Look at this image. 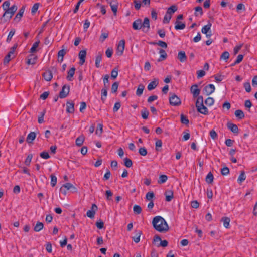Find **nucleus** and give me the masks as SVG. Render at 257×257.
<instances>
[{
  "instance_id": "obj_1",
  "label": "nucleus",
  "mask_w": 257,
  "mask_h": 257,
  "mask_svg": "<svg viewBox=\"0 0 257 257\" xmlns=\"http://www.w3.org/2000/svg\"><path fill=\"white\" fill-rule=\"evenodd\" d=\"M154 228L158 232L165 233L169 230V226L165 220L160 216H155L152 220Z\"/></svg>"
},
{
  "instance_id": "obj_2",
  "label": "nucleus",
  "mask_w": 257,
  "mask_h": 257,
  "mask_svg": "<svg viewBox=\"0 0 257 257\" xmlns=\"http://www.w3.org/2000/svg\"><path fill=\"white\" fill-rule=\"evenodd\" d=\"M10 5V3L9 1H5L2 5L3 9L5 11L2 18V19L4 18V22L7 21L6 18L10 20L17 10L18 7L16 5H13L10 8L9 7Z\"/></svg>"
},
{
  "instance_id": "obj_3",
  "label": "nucleus",
  "mask_w": 257,
  "mask_h": 257,
  "mask_svg": "<svg viewBox=\"0 0 257 257\" xmlns=\"http://www.w3.org/2000/svg\"><path fill=\"white\" fill-rule=\"evenodd\" d=\"M195 103L197 111L203 114L207 115L208 113V109L203 104V97L202 96H198Z\"/></svg>"
},
{
  "instance_id": "obj_4",
  "label": "nucleus",
  "mask_w": 257,
  "mask_h": 257,
  "mask_svg": "<svg viewBox=\"0 0 257 257\" xmlns=\"http://www.w3.org/2000/svg\"><path fill=\"white\" fill-rule=\"evenodd\" d=\"M169 102L171 105L178 106L181 104L180 99L175 94H170Z\"/></svg>"
},
{
  "instance_id": "obj_5",
  "label": "nucleus",
  "mask_w": 257,
  "mask_h": 257,
  "mask_svg": "<svg viewBox=\"0 0 257 257\" xmlns=\"http://www.w3.org/2000/svg\"><path fill=\"white\" fill-rule=\"evenodd\" d=\"M212 24L210 22H209L207 25H205L203 27L201 30V32L202 33L206 34V36L207 38H210L211 35V27Z\"/></svg>"
},
{
  "instance_id": "obj_6",
  "label": "nucleus",
  "mask_w": 257,
  "mask_h": 257,
  "mask_svg": "<svg viewBox=\"0 0 257 257\" xmlns=\"http://www.w3.org/2000/svg\"><path fill=\"white\" fill-rule=\"evenodd\" d=\"M107 3L110 5L111 10L112 11L114 15H116V13L118 9V3L117 0H106Z\"/></svg>"
},
{
  "instance_id": "obj_7",
  "label": "nucleus",
  "mask_w": 257,
  "mask_h": 257,
  "mask_svg": "<svg viewBox=\"0 0 257 257\" xmlns=\"http://www.w3.org/2000/svg\"><path fill=\"white\" fill-rule=\"evenodd\" d=\"M70 86L69 85H64L60 91L59 93V97L61 98H64L67 97L69 93Z\"/></svg>"
},
{
  "instance_id": "obj_8",
  "label": "nucleus",
  "mask_w": 257,
  "mask_h": 257,
  "mask_svg": "<svg viewBox=\"0 0 257 257\" xmlns=\"http://www.w3.org/2000/svg\"><path fill=\"white\" fill-rule=\"evenodd\" d=\"M125 47V41L124 40H121L119 42V43L117 46V50H116V54L118 56H121L122 55Z\"/></svg>"
},
{
  "instance_id": "obj_9",
  "label": "nucleus",
  "mask_w": 257,
  "mask_h": 257,
  "mask_svg": "<svg viewBox=\"0 0 257 257\" xmlns=\"http://www.w3.org/2000/svg\"><path fill=\"white\" fill-rule=\"evenodd\" d=\"M150 28V20L147 17L145 18L143 22H142V29L144 32H147L149 31Z\"/></svg>"
},
{
  "instance_id": "obj_10",
  "label": "nucleus",
  "mask_w": 257,
  "mask_h": 257,
  "mask_svg": "<svg viewBox=\"0 0 257 257\" xmlns=\"http://www.w3.org/2000/svg\"><path fill=\"white\" fill-rule=\"evenodd\" d=\"M191 93L193 95V97L194 98H197L200 93V90L198 88V86L197 84H194L192 85L190 88Z\"/></svg>"
},
{
  "instance_id": "obj_11",
  "label": "nucleus",
  "mask_w": 257,
  "mask_h": 257,
  "mask_svg": "<svg viewBox=\"0 0 257 257\" xmlns=\"http://www.w3.org/2000/svg\"><path fill=\"white\" fill-rule=\"evenodd\" d=\"M215 89L214 85L210 84L204 87L203 91L205 92L206 95H209L214 92Z\"/></svg>"
},
{
  "instance_id": "obj_12",
  "label": "nucleus",
  "mask_w": 257,
  "mask_h": 257,
  "mask_svg": "<svg viewBox=\"0 0 257 257\" xmlns=\"http://www.w3.org/2000/svg\"><path fill=\"white\" fill-rule=\"evenodd\" d=\"M97 210V206L95 204H92L91 206V210H88L86 215L87 216L90 218H92L94 217L95 212Z\"/></svg>"
},
{
  "instance_id": "obj_13",
  "label": "nucleus",
  "mask_w": 257,
  "mask_h": 257,
  "mask_svg": "<svg viewBox=\"0 0 257 257\" xmlns=\"http://www.w3.org/2000/svg\"><path fill=\"white\" fill-rule=\"evenodd\" d=\"M86 55V51L85 50H81L79 53V58L80 59L79 64L81 65H82L85 61V58Z\"/></svg>"
},
{
  "instance_id": "obj_14",
  "label": "nucleus",
  "mask_w": 257,
  "mask_h": 257,
  "mask_svg": "<svg viewBox=\"0 0 257 257\" xmlns=\"http://www.w3.org/2000/svg\"><path fill=\"white\" fill-rule=\"evenodd\" d=\"M132 27L136 30L142 29V20L141 19H138L134 21L132 24Z\"/></svg>"
},
{
  "instance_id": "obj_15",
  "label": "nucleus",
  "mask_w": 257,
  "mask_h": 257,
  "mask_svg": "<svg viewBox=\"0 0 257 257\" xmlns=\"http://www.w3.org/2000/svg\"><path fill=\"white\" fill-rule=\"evenodd\" d=\"M74 110V103L73 102H67L66 103V112L69 113H73Z\"/></svg>"
},
{
  "instance_id": "obj_16",
  "label": "nucleus",
  "mask_w": 257,
  "mask_h": 257,
  "mask_svg": "<svg viewBox=\"0 0 257 257\" xmlns=\"http://www.w3.org/2000/svg\"><path fill=\"white\" fill-rule=\"evenodd\" d=\"M159 80L158 79H154L153 81L151 82L148 85L147 88L148 90L151 91L154 89H155L157 86L158 85Z\"/></svg>"
},
{
  "instance_id": "obj_17",
  "label": "nucleus",
  "mask_w": 257,
  "mask_h": 257,
  "mask_svg": "<svg viewBox=\"0 0 257 257\" xmlns=\"http://www.w3.org/2000/svg\"><path fill=\"white\" fill-rule=\"evenodd\" d=\"M37 60V56L31 54L29 55L28 59L27 61V63L28 65H34L36 63V61Z\"/></svg>"
},
{
  "instance_id": "obj_18",
  "label": "nucleus",
  "mask_w": 257,
  "mask_h": 257,
  "mask_svg": "<svg viewBox=\"0 0 257 257\" xmlns=\"http://www.w3.org/2000/svg\"><path fill=\"white\" fill-rule=\"evenodd\" d=\"M36 137V134L34 132H30L26 138V141L28 143H32Z\"/></svg>"
},
{
  "instance_id": "obj_19",
  "label": "nucleus",
  "mask_w": 257,
  "mask_h": 257,
  "mask_svg": "<svg viewBox=\"0 0 257 257\" xmlns=\"http://www.w3.org/2000/svg\"><path fill=\"white\" fill-rule=\"evenodd\" d=\"M227 125L228 129L230 130L233 133L238 134L239 130L237 125L231 122H228Z\"/></svg>"
},
{
  "instance_id": "obj_20",
  "label": "nucleus",
  "mask_w": 257,
  "mask_h": 257,
  "mask_svg": "<svg viewBox=\"0 0 257 257\" xmlns=\"http://www.w3.org/2000/svg\"><path fill=\"white\" fill-rule=\"evenodd\" d=\"M42 76L44 79L47 81H50L53 78L52 73L51 71H47L43 73Z\"/></svg>"
},
{
  "instance_id": "obj_21",
  "label": "nucleus",
  "mask_w": 257,
  "mask_h": 257,
  "mask_svg": "<svg viewBox=\"0 0 257 257\" xmlns=\"http://www.w3.org/2000/svg\"><path fill=\"white\" fill-rule=\"evenodd\" d=\"M186 25L184 23L176 20L175 22V29L176 30H183L185 28Z\"/></svg>"
},
{
  "instance_id": "obj_22",
  "label": "nucleus",
  "mask_w": 257,
  "mask_h": 257,
  "mask_svg": "<svg viewBox=\"0 0 257 257\" xmlns=\"http://www.w3.org/2000/svg\"><path fill=\"white\" fill-rule=\"evenodd\" d=\"M24 11H25V7H22L19 10V12L16 14L15 17L14 18V20L19 22L21 20L22 17L23 16V15L24 13Z\"/></svg>"
},
{
  "instance_id": "obj_23",
  "label": "nucleus",
  "mask_w": 257,
  "mask_h": 257,
  "mask_svg": "<svg viewBox=\"0 0 257 257\" xmlns=\"http://www.w3.org/2000/svg\"><path fill=\"white\" fill-rule=\"evenodd\" d=\"M102 52H98L96 56L95 59V66L97 68H99L100 66V62L102 60Z\"/></svg>"
},
{
  "instance_id": "obj_24",
  "label": "nucleus",
  "mask_w": 257,
  "mask_h": 257,
  "mask_svg": "<svg viewBox=\"0 0 257 257\" xmlns=\"http://www.w3.org/2000/svg\"><path fill=\"white\" fill-rule=\"evenodd\" d=\"M178 58L181 62H184L187 60V57L184 51H180L178 54Z\"/></svg>"
},
{
  "instance_id": "obj_25",
  "label": "nucleus",
  "mask_w": 257,
  "mask_h": 257,
  "mask_svg": "<svg viewBox=\"0 0 257 257\" xmlns=\"http://www.w3.org/2000/svg\"><path fill=\"white\" fill-rule=\"evenodd\" d=\"M75 67H72L68 71L67 79L68 81L72 80V77L75 74Z\"/></svg>"
},
{
  "instance_id": "obj_26",
  "label": "nucleus",
  "mask_w": 257,
  "mask_h": 257,
  "mask_svg": "<svg viewBox=\"0 0 257 257\" xmlns=\"http://www.w3.org/2000/svg\"><path fill=\"white\" fill-rule=\"evenodd\" d=\"M166 201L169 202L173 198V192L171 190H168L165 192Z\"/></svg>"
},
{
  "instance_id": "obj_27",
  "label": "nucleus",
  "mask_w": 257,
  "mask_h": 257,
  "mask_svg": "<svg viewBox=\"0 0 257 257\" xmlns=\"http://www.w3.org/2000/svg\"><path fill=\"white\" fill-rule=\"evenodd\" d=\"M135 232L136 235L135 236H133L132 238L135 243H138L140 240V238L142 233L140 230H136Z\"/></svg>"
},
{
  "instance_id": "obj_28",
  "label": "nucleus",
  "mask_w": 257,
  "mask_h": 257,
  "mask_svg": "<svg viewBox=\"0 0 257 257\" xmlns=\"http://www.w3.org/2000/svg\"><path fill=\"white\" fill-rule=\"evenodd\" d=\"M159 53L160 54V58L158 59V61H161L167 58V55L164 50L160 49L159 50Z\"/></svg>"
},
{
  "instance_id": "obj_29",
  "label": "nucleus",
  "mask_w": 257,
  "mask_h": 257,
  "mask_svg": "<svg viewBox=\"0 0 257 257\" xmlns=\"http://www.w3.org/2000/svg\"><path fill=\"white\" fill-rule=\"evenodd\" d=\"M221 221L223 223L224 226L228 228L229 227V223L230 222V219L229 217H223L221 219Z\"/></svg>"
},
{
  "instance_id": "obj_30",
  "label": "nucleus",
  "mask_w": 257,
  "mask_h": 257,
  "mask_svg": "<svg viewBox=\"0 0 257 257\" xmlns=\"http://www.w3.org/2000/svg\"><path fill=\"white\" fill-rule=\"evenodd\" d=\"M195 12L194 15L196 17L201 16L203 14L202 8L200 6L195 7Z\"/></svg>"
},
{
  "instance_id": "obj_31",
  "label": "nucleus",
  "mask_w": 257,
  "mask_h": 257,
  "mask_svg": "<svg viewBox=\"0 0 257 257\" xmlns=\"http://www.w3.org/2000/svg\"><path fill=\"white\" fill-rule=\"evenodd\" d=\"M213 175L211 172H209L205 178L206 182L208 184H211L213 181Z\"/></svg>"
},
{
  "instance_id": "obj_32",
  "label": "nucleus",
  "mask_w": 257,
  "mask_h": 257,
  "mask_svg": "<svg viewBox=\"0 0 257 257\" xmlns=\"http://www.w3.org/2000/svg\"><path fill=\"white\" fill-rule=\"evenodd\" d=\"M14 57V55L9 52L8 54L5 56L4 59V64L5 65L7 64L10 60Z\"/></svg>"
},
{
  "instance_id": "obj_33",
  "label": "nucleus",
  "mask_w": 257,
  "mask_h": 257,
  "mask_svg": "<svg viewBox=\"0 0 257 257\" xmlns=\"http://www.w3.org/2000/svg\"><path fill=\"white\" fill-rule=\"evenodd\" d=\"M235 115L238 118L241 119L245 117L244 112L242 110L238 109L235 111Z\"/></svg>"
},
{
  "instance_id": "obj_34",
  "label": "nucleus",
  "mask_w": 257,
  "mask_h": 257,
  "mask_svg": "<svg viewBox=\"0 0 257 257\" xmlns=\"http://www.w3.org/2000/svg\"><path fill=\"white\" fill-rule=\"evenodd\" d=\"M107 95V88H103L101 90V100L104 103L106 100Z\"/></svg>"
},
{
  "instance_id": "obj_35",
  "label": "nucleus",
  "mask_w": 257,
  "mask_h": 257,
  "mask_svg": "<svg viewBox=\"0 0 257 257\" xmlns=\"http://www.w3.org/2000/svg\"><path fill=\"white\" fill-rule=\"evenodd\" d=\"M109 76L108 74L104 75L103 77L104 88H107L109 86Z\"/></svg>"
},
{
  "instance_id": "obj_36",
  "label": "nucleus",
  "mask_w": 257,
  "mask_h": 257,
  "mask_svg": "<svg viewBox=\"0 0 257 257\" xmlns=\"http://www.w3.org/2000/svg\"><path fill=\"white\" fill-rule=\"evenodd\" d=\"M84 141V137L82 135L79 136L75 141L76 145L78 146H81Z\"/></svg>"
},
{
  "instance_id": "obj_37",
  "label": "nucleus",
  "mask_w": 257,
  "mask_h": 257,
  "mask_svg": "<svg viewBox=\"0 0 257 257\" xmlns=\"http://www.w3.org/2000/svg\"><path fill=\"white\" fill-rule=\"evenodd\" d=\"M177 10V6L175 5H172L168 9L167 11V14H168V15H172V14L174 13Z\"/></svg>"
},
{
  "instance_id": "obj_38",
  "label": "nucleus",
  "mask_w": 257,
  "mask_h": 257,
  "mask_svg": "<svg viewBox=\"0 0 257 257\" xmlns=\"http://www.w3.org/2000/svg\"><path fill=\"white\" fill-rule=\"evenodd\" d=\"M150 44L152 45H157L164 48H166L167 47V43L161 40L159 41L158 42H151Z\"/></svg>"
},
{
  "instance_id": "obj_39",
  "label": "nucleus",
  "mask_w": 257,
  "mask_h": 257,
  "mask_svg": "<svg viewBox=\"0 0 257 257\" xmlns=\"http://www.w3.org/2000/svg\"><path fill=\"white\" fill-rule=\"evenodd\" d=\"M44 227V225L42 222H38L34 228V230L36 232L41 231Z\"/></svg>"
},
{
  "instance_id": "obj_40",
  "label": "nucleus",
  "mask_w": 257,
  "mask_h": 257,
  "mask_svg": "<svg viewBox=\"0 0 257 257\" xmlns=\"http://www.w3.org/2000/svg\"><path fill=\"white\" fill-rule=\"evenodd\" d=\"M144 88L145 87L143 84H140L138 86V89L136 91L137 96H140L143 94Z\"/></svg>"
},
{
  "instance_id": "obj_41",
  "label": "nucleus",
  "mask_w": 257,
  "mask_h": 257,
  "mask_svg": "<svg viewBox=\"0 0 257 257\" xmlns=\"http://www.w3.org/2000/svg\"><path fill=\"white\" fill-rule=\"evenodd\" d=\"M246 179V175L244 171H242L239 175L237 182L238 183L241 184L243 181H244Z\"/></svg>"
},
{
  "instance_id": "obj_42",
  "label": "nucleus",
  "mask_w": 257,
  "mask_h": 257,
  "mask_svg": "<svg viewBox=\"0 0 257 257\" xmlns=\"http://www.w3.org/2000/svg\"><path fill=\"white\" fill-rule=\"evenodd\" d=\"M168 179V177L166 175H161L159 176L158 180L159 184H162L166 182Z\"/></svg>"
},
{
  "instance_id": "obj_43",
  "label": "nucleus",
  "mask_w": 257,
  "mask_h": 257,
  "mask_svg": "<svg viewBox=\"0 0 257 257\" xmlns=\"http://www.w3.org/2000/svg\"><path fill=\"white\" fill-rule=\"evenodd\" d=\"M149 112L146 108H144L141 111V115L143 119H147L148 117Z\"/></svg>"
},
{
  "instance_id": "obj_44",
  "label": "nucleus",
  "mask_w": 257,
  "mask_h": 257,
  "mask_svg": "<svg viewBox=\"0 0 257 257\" xmlns=\"http://www.w3.org/2000/svg\"><path fill=\"white\" fill-rule=\"evenodd\" d=\"M214 103V99L210 97H208L205 100V104L208 106H212Z\"/></svg>"
},
{
  "instance_id": "obj_45",
  "label": "nucleus",
  "mask_w": 257,
  "mask_h": 257,
  "mask_svg": "<svg viewBox=\"0 0 257 257\" xmlns=\"http://www.w3.org/2000/svg\"><path fill=\"white\" fill-rule=\"evenodd\" d=\"M180 121L182 123L186 125L188 124L189 122L187 117L183 114H181L180 115Z\"/></svg>"
},
{
  "instance_id": "obj_46",
  "label": "nucleus",
  "mask_w": 257,
  "mask_h": 257,
  "mask_svg": "<svg viewBox=\"0 0 257 257\" xmlns=\"http://www.w3.org/2000/svg\"><path fill=\"white\" fill-rule=\"evenodd\" d=\"M133 211L136 214H140L142 212L141 207L138 205H135L133 207Z\"/></svg>"
},
{
  "instance_id": "obj_47",
  "label": "nucleus",
  "mask_w": 257,
  "mask_h": 257,
  "mask_svg": "<svg viewBox=\"0 0 257 257\" xmlns=\"http://www.w3.org/2000/svg\"><path fill=\"white\" fill-rule=\"evenodd\" d=\"M39 43H40V41L38 40V41L35 42L33 44V46L30 49V52L34 53L36 51L37 48H38V47L39 46Z\"/></svg>"
},
{
  "instance_id": "obj_48",
  "label": "nucleus",
  "mask_w": 257,
  "mask_h": 257,
  "mask_svg": "<svg viewBox=\"0 0 257 257\" xmlns=\"http://www.w3.org/2000/svg\"><path fill=\"white\" fill-rule=\"evenodd\" d=\"M15 29H12L10 32H9L8 36L7 38V42H9L11 41L13 36L15 34Z\"/></svg>"
},
{
  "instance_id": "obj_49",
  "label": "nucleus",
  "mask_w": 257,
  "mask_h": 257,
  "mask_svg": "<svg viewBox=\"0 0 257 257\" xmlns=\"http://www.w3.org/2000/svg\"><path fill=\"white\" fill-rule=\"evenodd\" d=\"M154 196L155 195L153 192H149L146 195V199L150 201H153L152 199L154 197Z\"/></svg>"
},
{
  "instance_id": "obj_50",
  "label": "nucleus",
  "mask_w": 257,
  "mask_h": 257,
  "mask_svg": "<svg viewBox=\"0 0 257 257\" xmlns=\"http://www.w3.org/2000/svg\"><path fill=\"white\" fill-rule=\"evenodd\" d=\"M230 54L228 52L224 51L220 56V59L227 60L229 58Z\"/></svg>"
},
{
  "instance_id": "obj_51",
  "label": "nucleus",
  "mask_w": 257,
  "mask_h": 257,
  "mask_svg": "<svg viewBox=\"0 0 257 257\" xmlns=\"http://www.w3.org/2000/svg\"><path fill=\"white\" fill-rule=\"evenodd\" d=\"M124 164L126 167L130 168L132 166L133 163L131 159L125 158L124 159Z\"/></svg>"
},
{
  "instance_id": "obj_52",
  "label": "nucleus",
  "mask_w": 257,
  "mask_h": 257,
  "mask_svg": "<svg viewBox=\"0 0 257 257\" xmlns=\"http://www.w3.org/2000/svg\"><path fill=\"white\" fill-rule=\"evenodd\" d=\"M51 185L52 187H54L57 183V177L53 174H51Z\"/></svg>"
},
{
  "instance_id": "obj_53",
  "label": "nucleus",
  "mask_w": 257,
  "mask_h": 257,
  "mask_svg": "<svg viewBox=\"0 0 257 257\" xmlns=\"http://www.w3.org/2000/svg\"><path fill=\"white\" fill-rule=\"evenodd\" d=\"M46 112L45 110H43V111L41 113L40 115L38 117V121L40 124L44 122V116L45 115Z\"/></svg>"
},
{
  "instance_id": "obj_54",
  "label": "nucleus",
  "mask_w": 257,
  "mask_h": 257,
  "mask_svg": "<svg viewBox=\"0 0 257 257\" xmlns=\"http://www.w3.org/2000/svg\"><path fill=\"white\" fill-rule=\"evenodd\" d=\"M221 173L222 175H227L229 173V169L227 167H224L221 169Z\"/></svg>"
},
{
  "instance_id": "obj_55",
  "label": "nucleus",
  "mask_w": 257,
  "mask_h": 257,
  "mask_svg": "<svg viewBox=\"0 0 257 257\" xmlns=\"http://www.w3.org/2000/svg\"><path fill=\"white\" fill-rule=\"evenodd\" d=\"M118 76V69L117 68H114L111 72V77L113 79H115Z\"/></svg>"
},
{
  "instance_id": "obj_56",
  "label": "nucleus",
  "mask_w": 257,
  "mask_h": 257,
  "mask_svg": "<svg viewBox=\"0 0 257 257\" xmlns=\"http://www.w3.org/2000/svg\"><path fill=\"white\" fill-rule=\"evenodd\" d=\"M108 37V32H103L101 34V36L99 38V40L100 42H103Z\"/></svg>"
},
{
  "instance_id": "obj_57",
  "label": "nucleus",
  "mask_w": 257,
  "mask_h": 257,
  "mask_svg": "<svg viewBox=\"0 0 257 257\" xmlns=\"http://www.w3.org/2000/svg\"><path fill=\"white\" fill-rule=\"evenodd\" d=\"M118 87V83L117 82H115L111 86V92L112 93H115L117 92V89Z\"/></svg>"
},
{
  "instance_id": "obj_58",
  "label": "nucleus",
  "mask_w": 257,
  "mask_h": 257,
  "mask_svg": "<svg viewBox=\"0 0 257 257\" xmlns=\"http://www.w3.org/2000/svg\"><path fill=\"white\" fill-rule=\"evenodd\" d=\"M140 155L145 156L147 154V149L145 147H141L139 150Z\"/></svg>"
},
{
  "instance_id": "obj_59",
  "label": "nucleus",
  "mask_w": 257,
  "mask_h": 257,
  "mask_svg": "<svg viewBox=\"0 0 257 257\" xmlns=\"http://www.w3.org/2000/svg\"><path fill=\"white\" fill-rule=\"evenodd\" d=\"M171 15H168V14L166 13V14L165 15L164 17V19H163V23H165V24H167V23H168L171 19Z\"/></svg>"
},
{
  "instance_id": "obj_60",
  "label": "nucleus",
  "mask_w": 257,
  "mask_h": 257,
  "mask_svg": "<svg viewBox=\"0 0 257 257\" xmlns=\"http://www.w3.org/2000/svg\"><path fill=\"white\" fill-rule=\"evenodd\" d=\"M103 131V125L101 123H99L97 125V129L96 131V134L101 135Z\"/></svg>"
},
{
  "instance_id": "obj_61",
  "label": "nucleus",
  "mask_w": 257,
  "mask_h": 257,
  "mask_svg": "<svg viewBox=\"0 0 257 257\" xmlns=\"http://www.w3.org/2000/svg\"><path fill=\"white\" fill-rule=\"evenodd\" d=\"M33 158V155L32 154H30L27 156V158L25 161V163L27 166H29L31 162L32 159Z\"/></svg>"
},
{
  "instance_id": "obj_62",
  "label": "nucleus",
  "mask_w": 257,
  "mask_h": 257,
  "mask_svg": "<svg viewBox=\"0 0 257 257\" xmlns=\"http://www.w3.org/2000/svg\"><path fill=\"white\" fill-rule=\"evenodd\" d=\"M39 6V3H35L32 7L31 9V13L32 14H35V13L37 12V11L38 9Z\"/></svg>"
},
{
  "instance_id": "obj_63",
  "label": "nucleus",
  "mask_w": 257,
  "mask_h": 257,
  "mask_svg": "<svg viewBox=\"0 0 257 257\" xmlns=\"http://www.w3.org/2000/svg\"><path fill=\"white\" fill-rule=\"evenodd\" d=\"M40 156L41 158H42L44 159H48L50 157L48 153L47 152H45V151H44V152H42V153H41L40 154Z\"/></svg>"
},
{
  "instance_id": "obj_64",
  "label": "nucleus",
  "mask_w": 257,
  "mask_h": 257,
  "mask_svg": "<svg viewBox=\"0 0 257 257\" xmlns=\"http://www.w3.org/2000/svg\"><path fill=\"white\" fill-rule=\"evenodd\" d=\"M209 134H210V136L211 138L212 139L215 140V139H216L217 138V137H218L217 134L215 132V131H214V130H211Z\"/></svg>"
}]
</instances>
